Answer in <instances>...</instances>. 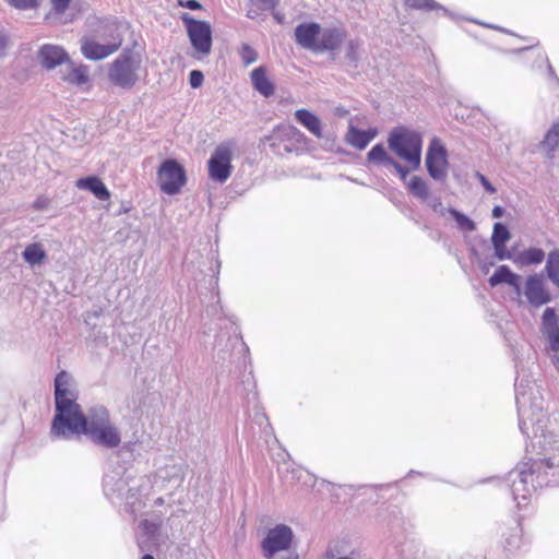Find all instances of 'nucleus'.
I'll return each instance as SVG.
<instances>
[{
    "mask_svg": "<svg viewBox=\"0 0 559 559\" xmlns=\"http://www.w3.org/2000/svg\"><path fill=\"white\" fill-rule=\"evenodd\" d=\"M253 88L263 97L267 98L274 94L275 86L267 74L265 67H258L250 73Z\"/></svg>",
    "mask_w": 559,
    "mask_h": 559,
    "instance_id": "nucleus-21",
    "label": "nucleus"
},
{
    "mask_svg": "<svg viewBox=\"0 0 559 559\" xmlns=\"http://www.w3.org/2000/svg\"><path fill=\"white\" fill-rule=\"evenodd\" d=\"M343 41V33L336 28L320 31L316 51L336 50Z\"/></svg>",
    "mask_w": 559,
    "mask_h": 559,
    "instance_id": "nucleus-24",
    "label": "nucleus"
},
{
    "mask_svg": "<svg viewBox=\"0 0 559 559\" xmlns=\"http://www.w3.org/2000/svg\"><path fill=\"white\" fill-rule=\"evenodd\" d=\"M43 203L40 200H36L35 203H34V207L37 209V210H40L43 209Z\"/></svg>",
    "mask_w": 559,
    "mask_h": 559,
    "instance_id": "nucleus-59",
    "label": "nucleus"
},
{
    "mask_svg": "<svg viewBox=\"0 0 559 559\" xmlns=\"http://www.w3.org/2000/svg\"><path fill=\"white\" fill-rule=\"evenodd\" d=\"M140 444L141 442L138 437H133L124 442L121 440L120 444L116 448L118 457L126 464L133 463L140 455Z\"/></svg>",
    "mask_w": 559,
    "mask_h": 559,
    "instance_id": "nucleus-25",
    "label": "nucleus"
},
{
    "mask_svg": "<svg viewBox=\"0 0 559 559\" xmlns=\"http://www.w3.org/2000/svg\"><path fill=\"white\" fill-rule=\"evenodd\" d=\"M425 162L427 171L432 179L445 180L449 167L448 154L439 139L435 138L430 141Z\"/></svg>",
    "mask_w": 559,
    "mask_h": 559,
    "instance_id": "nucleus-9",
    "label": "nucleus"
},
{
    "mask_svg": "<svg viewBox=\"0 0 559 559\" xmlns=\"http://www.w3.org/2000/svg\"><path fill=\"white\" fill-rule=\"evenodd\" d=\"M223 338H224V334L222 333V334H219V335L217 336V341H216V342H217V343H222V342H223Z\"/></svg>",
    "mask_w": 559,
    "mask_h": 559,
    "instance_id": "nucleus-63",
    "label": "nucleus"
},
{
    "mask_svg": "<svg viewBox=\"0 0 559 559\" xmlns=\"http://www.w3.org/2000/svg\"><path fill=\"white\" fill-rule=\"evenodd\" d=\"M377 135V130H360L354 126L348 128L346 141L357 150H364Z\"/></svg>",
    "mask_w": 559,
    "mask_h": 559,
    "instance_id": "nucleus-23",
    "label": "nucleus"
},
{
    "mask_svg": "<svg viewBox=\"0 0 559 559\" xmlns=\"http://www.w3.org/2000/svg\"><path fill=\"white\" fill-rule=\"evenodd\" d=\"M514 386L519 428L523 436L532 440L533 448L538 449V457L518 464L507 479L495 480L506 483L518 508H523L528 504L537 488L559 486V433L552 427L551 418L544 412L540 388L523 369H518Z\"/></svg>",
    "mask_w": 559,
    "mask_h": 559,
    "instance_id": "nucleus-1",
    "label": "nucleus"
},
{
    "mask_svg": "<svg viewBox=\"0 0 559 559\" xmlns=\"http://www.w3.org/2000/svg\"><path fill=\"white\" fill-rule=\"evenodd\" d=\"M265 442H266L269 449L272 451L273 457L278 463H283V466L280 467L278 471L280 469L285 471L288 467L286 460L289 457V454L286 452L285 449H283L281 447V444L278 443V440L276 439V437L274 435L269 438H265Z\"/></svg>",
    "mask_w": 559,
    "mask_h": 559,
    "instance_id": "nucleus-33",
    "label": "nucleus"
},
{
    "mask_svg": "<svg viewBox=\"0 0 559 559\" xmlns=\"http://www.w3.org/2000/svg\"><path fill=\"white\" fill-rule=\"evenodd\" d=\"M102 24H104L105 28H110L111 26L115 25V23L111 22L110 20H106V21L102 22Z\"/></svg>",
    "mask_w": 559,
    "mask_h": 559,
    "instance_id": "nucleus-57",
    "label": "nucleus"
},
{
    "mask_svg": "<svg viewBox=\"0 0 559 559\" xmlns=\"http://www.w3.org/2000/svg\"><path fill=\"white\" fill-rule=\"evenodd\" d=\"M429 205L431 206V209H432L435 212L439 213V214H440V215H442V216L445 214V212H448V209H444V207L442 206V202H441V200H440V199H438V198H435V199L430 200V201H429Z\"/></svg>",
    "mask_w": 559,
    "mask_h": 559,
    "instance_id": "nucleus-50",
    "label": "nucleus"
},
{
    "mask_svg": "<svg viewBox=\"0 0 559 559\" xmlns=\"http://www.w3.org/2000/svg\"><path fill=\"white\" fill-rule=\"evenodd\" d=\"M180 19L186 26L190 44L199 58L209 56L213 44V31L210 22L197 20L189 13H182Z\"/></svg>",
    "mask_w": 559,
    "mask_h": 559,
    "instance_id": "nucleus-5",
    "label": "nucleus"
},
{
    "mask_svg": "<svg viewBox=\"0 0 559 559\" xmlns=\"http://www.w3.org/2000/svg\"><path fill=\"white\" fill-rule=\"evenodd\" d=\"M238 53L241 58V60L245 62V43H242L239 47H238Z\"/></svg>",
    "mask_w": 559,
    "mask_h": 559,
    "instance_id": "nucleus-56",
    "label": "nucleus"
},
{
    "mask_svg": "<svg viewBox=\"0 0 559 559\" xmlns=\"http://www.w3.org/2000/svg\"><path fill=\"white\" fill-rule=\"evenodd\" d=\"M276 139H294L299 142L304 139V134L294 126H282L271 136V140Z\"/></svg>",
    "mask_w": 559,
    "mask_h": 559,
    "instance_id": "nucleus-37",
    "label": "nucleus"
},
{
    "mask_svg": "<svg viewBox=\"0 0 559 559\" xmlns=\"http://www.w3.org/2000/svg\"><path fill=\"white\" fill-rule=\"evenodd\" d=\"M110 37L114 41L109 44H99L87 37L82 38L81 52L84 58L92 61H98L116 52L120 48L122 39L119 36H114L112 34H110Z\"/></svg>",
    "mask_w": 559,
    "mask_h": 559,
    "instance_id": "nucleus-12",
    "label": "nucleus"
},
{
    "mask_svg": "<svg viewBox=\"0 0 559 559\" xmlns=\"http://www.w3.org/2000/svg\"><path fill=\"white\" fill-rule=\"evenodd\" d=\"M188 79L192 88H199L203 84L204 74L201 70H191Z\"/></svg>",
    "mask_w": 559,
    "mask_h": 559,
    "instance_id": "nucleus-44",
    "label": "nucleus"
},
{
    "mask_svg": "<svg viewBox=\"0 0 559 559\" xmlns=\"http://www.w3.org/2000/svg\"><path fill=\"white\" fill-rule=\"evenodd\" d=\"M72 0H51L52 11L56 14H63L70 7Z\"/></svg>",
    "mask_w": 559,
    "mask_h": 559,
    "instance_id": "nucleus-45",
    "label": "nucleus"
},
{
    "mask_svg": "<svg viewBox=\"0 0 559 559\" xmlns=\"http://www.w3.org/2000/svg\"><path fill=\"white\" fill-rule=\"evenodd\" d=\"M179 5L191 11H197L202 9V4L198 0H181L179 1Z\"/></svg>",
    "mask_w": 559,
    "mask_h": 559,
    "instance_id": "nucleus-49",
    "label": "nucleus"
},
{
    "mask_svg": "<svg viewBox=\"0 0 559 559\" xmlns=\"http://www.w3.org/2000/svg\"><path fill=\"white\" fill-rule=\"evenodd\" d=\"M476 177L478 178L479 182L484 187V189L492 194L496 192V188L490 183V181L480 173H476Z\"/></svg>",
    "mask_w": 559,
    "mask_h": 559,
    "instance_id": "nucleus-48",
    "label": "nucleus"
},
{
    "mask_svg": "<svg viewBox=\"0 0 559 559\" xmlns=\"http://www.w3.org/2000/svg\"><path fill=\"white\" fill-rule=\"evenodd\" d=\"M405 4L415 10H424V11H433V10H442L443 13L451 19H455V15L451 13L448 9L436 2L435 0H405Z\"/></svg>",
    "mask_w": 559,
    "mask_h": 559,
    "instance_id": "nucleus-32",
    "label": "nucleus"
},
{
    "mask_svg": "<svg viewBox=\"0 0 559 559\" xmlns=\"http://www.w3.org/2000/svg\"><path fill=\"white\" fill-rule=\"evenodd\" d=\"M139 67L140 60H135L133 49L127 47L111 62L108 70V79L115 86L130 90L139 80L136 74Z\"/></svg>",
    "mask_w": 559,
    "mask_h": 559,
    "instance_id": "nucleus-4",
    "label": "nucleus"
},
{
    "mask_svg": "<svg viewBox=\"0 0 559 559\" xmlns=\"http://www.w3.org/2000/svg\"><path fill=\"white\" fill-rule=\"evenodd\" d=\"M258 59L257 52L247 46V66L254 62Z\"/></svg>",
    "mask_w": 559,
    "mask_h": 559,
    "instance_id": "nucleus-51",
    "label": "nucleus"
},
{
    "mask_svg": "<svg viewBox=\"0 0 559 559\" xmlns=\"http://www.w3.org/2000/svg\"><path fill=\"white\" fill-rule=\"evenodd\" d=\"M367 160L376 166L393 167L402 180H405L411 167H404L396 162L386 151L383 144H376L367 154Z\"/></svg>",
    "mask_w": 559,
    "mask_h": 559,
    "instance_id": "nucleus-14",
    "label": "nucleus"
},
{
    "mask_svg": "<svg viewBox=\"0 0 559 559\" xmlns=\"http://www.w3.org/2000/svg\"><path fill=\"white\" fill-rule=\"evenodd\" d=\"M423 143L421 133L406 127H396L388 135L389 150L405 160L412 169L420 166Z\"/></svg>",
    "mask_w": 559,
    "mask_h": 559,
    "instance_id": "nucleus-3",
    "label": "nucleus"
},
{
    "mask_svg": "<svg viewBox=\"0 0 559 559\" xmlns=\"http://www.w3.org/2000/svg\"><path fill=\"white\" fill-rule=\"evenodd\" d=\"M163 503H164L163 498H157L156 501H155L156 506H162Z\"/></svg>",
    "mask_w": 559,
    "mask_h": 559,
    "instance_id": "nucleus-61",
    "label": "nucleus"
},
{
    "mask_svg": "<svg viewBox=\"0 0 559 559\" xmlns=\"http://www.w3.org/2000/svg\"><path fill=\"white\" fill-rule=\"evenodd\" d=\"M407 188L408 191L418 199L427 200L429 197L428 185L421 177H412L408 181Z\"/></svg>",
    "mask_w": 559,
    "mask_h": 559,
    "instance_id": "nucleus-34",
    "label": "nucleus"
},
{
    "mask_svg": "<svg viewBox=\"0 0 559 559\" xmlns=\"http://www.w3.org/2000/svg\"><path fill=\"white\" fill-rule=\"evenodd\" d=\"M488 283L491 287H496L500 284H508L513 288L514 294L518 297L519 304H522V284L521 276L511 271L508 265H500L496 269L493 274L489 277Z\"/></svg>",
    "mask_w": 559,
    "mask_h": 559,
    "instance_id": "nucleus-15",
    "label": "nucleus"
},
{
    "mask_svg": "<svg viewBox=\"0 0 559 559\" xmlns=\"http://www.w3.org/2000/svg\"><path fill=\"white\" fill-rule=\"evenodd\" d=\"M273 11V17L274 20L278 23V24H283L285 22V16L278 12V11Z\"/></svg>",
    "mask_w": 559,
    "mask_h": 559,
    "instance_id": "nucleus-53",
    "label": "nucleus"
},
{
    "mask_svg": "<svg viewBox=\"0 0 559 559\" xmlns=\"http://www.w3.org/2000/svg\"><path fill=\"white\" fill-rule=\"evenodd\" d=\"M297 121L317 138H322L320 119L307 109H298L295 112Z\"/></svg>",
    "mask_w": 559,
    "mask_h": 559,
    "instance_id": "nucleus-26",
    "label": "nucleus"
},
{
    "mask_svg": "<svg viewBox=\"0 0 559 559\" xmlns=\"http://www.w3.org/2000/svg\"><path fill=\"white\" fill-rule=\"evenodd\" d=\"M238 524L240 530L245 527V510H242L239 514Z\"/></svg>",
    "mask_w": 559,
    "mask_h": 559,
    "instance_id": "nucleus-55",
    "label": "nucleus"
},
{
    "mask_svg": "<svg viewBox=\"0 0 559 559\" xmlns=\"http://www.w3.org/2000/svg\"><path fill=\"white\" fill-rule=\"evenodd\" d=\"M545 259V252L540 248H528L521 251L514 259L515 263L523 266L540 264Z\"/></svg>",
    "mask_w": 559,
    "mask_h": 559,
    "instance_id": "nucleus-29",
    "label": "nucleus"
},
{
    "mask_svg": "<svg viewBox=\"0 0 559 559\" xmlns=\"http://www.w3.org/2000/svg\"><path fill=\"white\" fill-rule=\"evenodd\" d=\"M542 332L546 336L549 348L559 352V325L554 308H546L542 316Z\"/></svg>",
    "mask_w": 559,
    "mask_h": 559,
    "instance_id": "nucleus-17",
    "label": "nucleus"
},
{
    "mask_svg": "<svg viewBox=\"0 0 559 559\" xmlns=\"http://www.w3.org/2000/svg\"><path fill=\"white\" fill-rule=\"evenodd\" d=\"M294 538L292 528L285 524H277L270 528L262 540V551L265 558L272 559L280 552L290 548Z\"/></svg>",
    "mask_w": 559,
    "mask_h": 559,
    "instance_id": "nucleus-10",
    "label": "nucleus"
},
{
    "mask_svg": "<svg viewBox=\"0 0 559 559\" xmlns=\"http://www.w3.org/2000/svg\"><path fill=\"white\" fill-rule=\"evenodd\" d=\"M160 521H152L147 519H144L139 523L140 530L147 538H154L155 536H157L160 530Z\"/></svg>",
    "mask_w": 559,
    "mask_h": 559,
    "instance_id": "nucleus-38",
    "label": "nucleus"
},
{
    "mask_svg": "<svg viewBox=\"0 0 559 559\" xmlns=\"http://www.w3.org/2000/svg\"><path fill=\"white\" fill-rule=\"evenodd\" d=\"M525 544L522 527L516 524L504 534V547L508 551L514 552Z\"/></svg>",
    "mask_w": 559,
    "mask_h": 559,
    "instance_id": "nucleus-30",
    "label": "nucleus"
},
{
    "mask_svg": "<svg viewBox=\"0 0 559 559\" xmlns=\"http://www.w3.org/2000/svg\"><path fill=\"white\" fill-rule=\"evenodd\" d=\"M159 189L168 194L175 195L181 191L187 183L185 167L175 158L164 159L157 169Z\"/></svg>",
    "mask_w": 559,
    "mask_h": 559,
    "instance_id": "nucleus-6",
    "label": "nucleus"
},
{
    "mask_svg": "<svg viewBox=\"0 0 559 559\" xmlns=\"http://www.w3.org/2000/svg\"><path fill=\"white\" fill-rule=\"evenodd\" d=\"M148 480L144 477L139 479L134 478V483H130L126 495L121 497V504L124 506V510L129 513H135L142 507L141 497L144 487H147Z\"/></svg>",
    "mask_w": 559,
    "mask_h": 559,
    "instance_id": "nucleus-18",
    "label": "nucleus"
},
{
    "mask_svg": "<svg viewBox=\"0 0 559 559\" xmlns=\"http://www.w3.org/2000/svg\"><path fill=\"white\" fill-rule=\"evenodd\" d=\"M532 308H540L552 300V296L546 286L545 280L539 274H531L522 286V295Z\"/></svg>",
    "mask_w": 559,
    "mask_h": 559,
    "instance_id": "nucleus-11",
    "label": "nucleus"
},
{
    "mask_svg": "<svg viewBox=\"0 0 559 559\" xmlns=\"http://www.w3.org/2000/svg\"><path fill=\"white\" fill-rule=\"evenodd\" d=\"M321 27L318 23H301L295 28L296 43L305 49L317 50Z\"/></svg>",
    "mask_w": 559,
    "mask_h": 559,
    "instance_id": "nucleus-16",
    "label": "nucleus"
},
{
    "mask_svg": "<svg viewBox=\"0 0 559 559\" xmlns=\"http://www.w3.org/2000/svg\"><path fill=\"white\" fill-rule=\"evenodd\" d=\"M50 436L62 440L85 436L94 445L106 450H114L121 441L120 429L111 421L107 407L94 405L83 412L76 399L55 403Z\"/></svg>",
    "mask_w": 559,
    "mask_h": 559,
    "instance_id": "nucleus-2",
    "label": "nucleus"
},
{
    "mask_svg": "<svg viewBox=\"0 0 559 559\" xmlns=\"http://www.w3.org/2000/svg\"><path fill=\"white\" fill-rule=\"evenodd\" d=\"M129 211L128 207H121L118 212V215H121L122 213H127Z\"/></svg>",
    "mask_w": 559,
    "mask_h": 559,
    "instance_id": "nucleus-62",
    "label": "nucleus"
},
{
    "mask_svg": "<svg viewBox=\"0 0 559 559\" xmlns=\"http://www.w3.org/2000/svg\"><path fill=\"white\" fill-rule=\"evenodd\" d=\"M211 266H210V274L209 276L211 277V282H210V285L212 287L214 286H217L218 284V275H219V270H221V261L218 260V257H217V252L211 250Z\"/></svg>",
    "mask_w": 559,
    "mask_h": 559,
    "instance_id": "nucleus-40",
    "label": "nucleus"
},
{
    "mask_svg": "<svg viewBox=\"0 0 559 559\" xmlns=\"http://www.w3.org/2000/svg\"><path fill=\"white\" fill-rule=\"evenodd\" d=\"M281 0H251L252 4L261 10H274Z\"/></svg>",
    "mask_w": 559,
    "mask_h": 559,
    "instance_id": "nucleus-46",
    "label": "nucleus"
},
{
    "mask_svg": "<svg viewBox=\"0 0 559 559\" xmlns=\"http://www.w3.org/2000/svg\"><path fill=\"white\" fill-rule=\"evenodd\" d=\"M71 376L68 371H59L53 381V397L55 403L69 402L71 399H76V395L70 390Z\"/></svg>",
    "mask_w": 559,
    "mask_h": 559,
    "instance_id": "nucleus-22",
    "label": "nucleus"
},
{
    "mask_svg": "<svg viewBox=\"0 0 559 559\" xmlns=\"http://www.w3.org/2000/svg\"><path fill=\"white\" fill-rule=\"evenodd\" d=\"M548 74H549V76H550L551 79H554V80L559 84V79H558V76L556 75L555 70H554V68L551 67V64H550V63H548Z\"/></svg>",
    "mask_w": 559,
    "mask_h": 559,
    "instance_id": "nucleus-54",
    "label": "nucleus"
},
{
    "mask_svg": "<svg viewBox=\"0 0 559 559\" xmlns=\"http://www.w3.org/2000/svg\"><path fill=\"white\" fill-rule=\"evenodd\" d=\"M141 559H155V557L151 554H144Z\"/></svg>",
    "mask_w": 559,
    "mask_h": 559,
    "instance_id": "nucleus-60",
    "label": "nucleus"
},
{
    "mask_svg": "<svg viewBox=\"0 0 559 559\" xmlns=\"http://www.w3.org/2000/svg\"><path fill=\"white\" fill-rule=\"evenodd\" d=\"M233 151L228 143H221L207 160L209 178L216 183H225L233 173Z\"/></svg>",
    "mask_w": 559,
    "mask_h": 559,
    "instance_id": "nucleus-7",
    "label": "nucleus"
},
{
    "mask_svg": "<svg viewBox=\"0 0 559 559\" xmlns=\"http://www.w3.org/2000/svg\"><path fill=\"white\" fill-rule=\"evenodd\" d=\"M400 559H424L425 552L421 546L415 542H406L399 551Z\"/></svg>",
    "mask_w": 559,
    "mask_h": 559,
    "instance_id": "nucleus-35",
    "label": "nucleus"
},
{
    "mask_svg": "<svg viewBox=\"0 0 559 559\" xmlns=\"http://www.w3.org/2000/svg\"><path fill=\"white\" fill-rule=\"evenodd\" d=\"M22 258L31 266L40 265L47 259V252L39 242H32L22 251Z\"/></svg>",
    "mask_w": 559,
    "mask_h": 559,
    "instance_id": "nucleus-28",
    "label": "nucleus"
},
{
    "mask_svg": "<svg viewBox=\"0 0 559 559\" xmlns=\"http://www.w3.org/2000/svg\"><path fill=\"white\" fill-rule=\"evenodd\" d=\"M341 488L352 490L354 487L352 485H344V486H341Z\"/></svg>",
    "mask_w": 559,
    "mask_h": 559,
    "instance_id": "nucleus-64",
    "label": "nucleus"
},
{
    "mask_svg": "<svg viewBox=\"0 0 559 559\" xmlns=\"http://www.w3.org/2000/svg\"><path fill=\"white\" fill-rule=\"evenodd\" d=\"M359 41L350 40L346 48V58L355 67L357 66V62L359 60Z\"/></svg>",
    "mask_w": 559,
    "mask_h": 559,
    "instance_id": "nucleus-42",
    "label": "nucleus"
},
{
    "mask_svg": "<svg viewBox=\"0 0 559 559\" xmlns=\"http://www.w3.org/2000/svg\"><path fill=\"white\" fill-rule=\"evenodd\" d=\"M552 362L555 367L559 370V354L554 357Z\"/></svg>",
    "mask_w": 559,
    "mask_h": 559,
    "instance_id": "nucleus-58",
    "label": "nucleus"
},
{
    "mask_svg": "<svg viewBox=\"0 0 559 559\" xmlns=\"http://www.w3.org/2000/svg\"><path fill=\"white\" fill-rule=\"evenodd\" d=\"M545 272L548 280L559 288V249H554L548 253Z\"/></svg>",
    "mask_w": 559,
    "mask_h": 559,
    "instance_id": "nucleus-31",
    "label": "nucleus"
},
{
    "mask_svg": "<svg viewBox=\"0 0 559 559\" xmlns=\"http://www.w3.org/2000/svg\"><path fill=\"white\" fill-rule=\"evenodd\" d=\"M70 67L69 71L62 76V80L68 82L69 84L75 86H82L90 81L88 67L86 64L75 66L68 64Z\"/></svg>",
    "mask_w": 559,
    "mask_h": 559,
    "instance_id": "nucleus-27",
    "label": "nucleus"
},
{
    "mask_svg": "<svg viewBox=\"0 0 559 559\" xmlns=\"http://www.w3.org/2000/svg\"><path fill=\"white\" fill-rule=\"evenodd\" d=\"M448 213L453 217L456 222L457 227L464 231H474L476 229V224L465 214L459 212L453 207L448 209Z\"/></svg>",
    "mask_w": 559,
    "mask_h": 559,
    "instance_id": "nucleus-36",
    "label": "nucleus"
},
{
    "mask_svg": "<svg viewBox=\"0 0 559 559\" xmlns=\"http://www.w3.org/2000/svg\"><path fill=\"white\" fill-rule=\"evenodd\" d=\"M37 59L40 66L48 71L63 63L72 64L68 51L63 47L53 44L41 45L37 52Z\"/></svg>",
    "mask_w": 559,
    "mask_h": 559,
    "instance_id": "nucleus-13",
    "label": "nucleus"
},
{
    "mask_svg": "<svg viewBox=\"0 0 559 559\" xmlns=\"http://www.w3.org/2000/svg\"><path fill=\"white\" fill-rule=\"evenodd\" d=\"M75 186L80 190L91 192L99 201H108L111 195L107 186L96 175H90L79 178L75 182Z\"/></svg>",
    "mask_w": 559,
    "mask_h": 559,
    "instance_id": "nucleus-19",
    "label": "nucleus"
},
{
    "mask_svg": "<svg viewBox=\"0 0 559 559\" xmlns=\"http://www.w3.org/2000/svg\"><path fill=\"white\" fill-rule=\"evenodd\" d=\"M253 420L255 424L260 426L261 432L263 433L264 438H269L274 435L273 428L264 412L257 409Z\"/></svg>",
    "mask_w": 559,
    "mask_h": 559,
    "instance_id": "nucleus-39",
    "label": "nucleus"
},
{
    "mask_svg": "<svg viewBox=\"0 0 559 559\" xmlns=\"http://www.w3.org/2000/svg\"><path fill=\"white\" fill-rule=\"evenodd\" d=\"M226 347L229 350L234 352L236 348H239L238 352L242 353L245 350V342L242 341L241 333L235 334L234 337L228 336Z\"/></svg>",
    "mask_w": 559,
    "mask_h": 559,
    "instance_id": "nucleus-43",
    "label": "nucleus"
},
{
    "mask_svg": "<svg viewBox=\"0 0 559 559\" xmlns=\"http://www.w3.org/2000/svg\"><path fill=\"white\" fill-rule=\"evenodd\" d=\"M280 473L284 474V477L286 479L289 478V474H290V479L292 480H299L301 478V474L304 473V471H301L300 468H293L292 471H289V467H287L285 471L283 469H280ZM305 475H308V472H305Z\"/></svg>",
    "mask_w": 559,
    "mask_h": 559,
    "instance_id": "nucleus-47",
    "label": "nucleus"
},
{
    "mask_svg": "<svg viewBox=\"0 0 559 559\" xmlns=\"http://www.w3.org/2000/svg\"><path fill=\"white\" fill-rule=\"evenodd\" d=\"M503 213H504V210L500 205H496L492 209V217H495V218L501 217L503 215Z\"/></svg>",
    "mask_w": 559,
    "mask_h": 559,
    "instance_id": "nucleus-52",
    "label": "nucleus"
},
{
    "mask_svg": "<svg viewBox=\"0 0 559 559\" xmlns=\"http://www.w3.org/2000/svg\"><path fill=\"white\" fill-rule=\"evenodd\" d=\"M130 483H134V478L124 468L108 471L103 477L104 495L112 504L121 506V497L126 495Z\"/></svg>",
    "mask_w": 559,
    "mask_h": 559,
    "instance_id": "nucleus-8",
    "label": "nucleus"
},
{
    "mask_svg": "<svg viewBox=\"0 0 559 559\" xmlns=\"http://www.w3.org/2000/svg\"><path fill=\"white\" fill-rule=\"evenodd\" d=\"M171 469L175 471L174 474H170L166 467L158 472V476L164 479L169 478V480H173L177 486H179L183 479L181 467L173 466Z\"/></svg>",
    "mask_w": 559,
    "mask_h": 559,
    "instance_id": "nucleus-41",
    "label": "nucleus"
},
{
    "mask_svg": "<svg viewBox=\"0 0 559 559\" xmlns=\"http://www.w3.org/2000/svg\"><path fill=\"white\" fill-rule=\"evenodd\" d=\"M510 238L511 234L506 225L502 223H496L493 225L491 243L495 250V257L500 261L512 259L510 251L506 248V243Z\"/></svg>",
    "mask_w": 559,
    "mask_h": 559,
    "instance_id": "nucleus-20",
    "label": "nucleus"
}]
</instances>
